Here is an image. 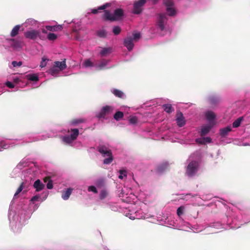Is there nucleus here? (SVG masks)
<instances>
[{"mask_svg":"<svg viewBox=\"0 0 250 250\" xmlns=\"http://www.w3.org/2000/svg\"><path fill=\"white\" fill-rule=\"evenodd\" d=\"M206 117L208 122H211L215 119V115L212 111H208L206 113Z\"/></svg>","mask_w":250,"mask_h":250,"instance_id":"obj_21","label":"nucleus"},{"mask_svg":"<svg viewBox=\"0 0 250 250\" xmlns=\"http://www.w3.org/2000/svg\"><path fill=\"white\" fill-rule=\"evenodd\" d=\"M146 0H139L133 4V12L135 14H140L143 10V7L146 3Z\"/></svg>","mask_w":250,"mask_h":250,"instance_id":"obj_7","label":"nucleus"},{"mask_svg":"<svg viewBox=\"0 0 250 250\" xmlns=\"http://www.w3.org/2000/svg\"><path fill=\"white\" fill-rule=\"evenodd\" d=\"M42 32H43V33H45V30H43L42 31Z\"/></svg>","mask_w":250,"mask_h":250,"instance_id":"obj_53","label":"nucleus"},{"mask_svg":"<svg viewBox=\"0 0 250 250\" xmlns=\"http://www.w3.org/2000/svg\"><path fill=\"white\" fill-rule=\"evenodd\" d=\"M124 117V113L121 111H117L114 115V118L116 121H119Z\"/></svg>","mask_w":250,"mask_h":250,"instance_id":"obj_29","label":"nucleus"},{"mask_svg":"<svg viewBox=\"0 0 250 250\" xmlns=\"http://www.w3.org/2000/svg\"><path fill=\"white\" fill-rule=\"evenodd\" d=\"M164 3L167 8L173 6L174 4L172 0H164Z\"/></svg>","mask_w":250,"mask_h":250,"instance_id":"obj_38","label":"nucleus"},{"mask_svg":"<svg viewBox=\"0 0 250 250\" xmlns=\"http://www.w3.org/2000/svg\"><path fill=\"white\" fill-rule=\"evenodd\" d=\"M47 38L49 40V41H53L54 40H55L56 39H57V36L54 34V33H49L47 35Z\"/></svg>","mask_w":250,"mask_h":250,"instance_id":"obj_33","label":"nucleus"},{"mask_svg":"<svg viewBox=\"0 0 250 250\" xmlns=\"http://www.w3.org/2000/svg\"><path fill=\"white\" fill-rule=\"evenodd\" d=\"M204 140L206 141L207 143H210L211 142V139L210 137H207L204 138Z\"/></svg>","mask_w":250,"mask_h":250,"instance_id":"obj_50","label":"nucleus"},{"mask_svg":"<svg viewBox=\"0 0 250 250\" xmlns=\"http://www.w3.org/2000/svg\"><path fill=\"white\" fill-rule=\"evenodd\" d=\"M86 120L83 118L73 119L70 121V124L73 125H76L78 124L84 123Z\"/></svg>","mask_w":250,"mask_h":250,"instance_id":"obj_19","label":"nucleus"},{"mask_svg":"<svg viewBox=\"0 0 250 250\" xmlns=\"http://www.w3.org/2000/svg\"><path fill=\"white\" fill-rule=\"evenodd\" d=\"M62 140L67 144H70L74 141L70 136H64Z\"/></svg>","mask_w":250,"mask_h":250,"instance_id":"obj_34","label":"nucleus"},{"mask_svg":"<svg viewBox=\"0 0 250 250\" xmlns=\"http://www.w3.org/2000/svg\"><path fill=\"white\" fill-rule=\"evenodd\" d=\"M35 21L34 20V19H27L26 21V22L27 23V22H35Z\"/></svg>","mask_w":250,"mask_h":250,"instance_id":"obj_52","label":"nucleus"},{"mask_svg":"<svg viewBox=\"0 0 250 250\" xmlns=\"http://www.w3.org/2000/svg\"><path fill=\"white\" fill-rule=\"evenodd\" d=\"M129 121L131 124L134 125L137 123L138 119L136 117L133 116L129 119Z\"/></svg>","mask_w":250,"mask_h":250,"instance_id":"obj_43","label":"nucleus"},{"mask_svg":"<svg viewBox=\"0 0 250 250\" xmlns=\"http://www.w3.org/2000/svg\"><path fill=\"white\" fill-rule=\"evenodd\" d=\"M54 65L59 68L60 70L62 71L66 68V64L65 63V59L62 62L56 61L54 62Z\"/></svg>","mask_w":250,"mask_h":250,"instance_id":"obj_12","label":"nucleus"},{"mask_svg":"<svg viewBox=\"0 0 250 250\" xmlns=\"http://www.w3.org/2000/svg\"><path fill=\"white\" fill-rule=\"evenodd\" d=\"M26 77L28 80L31 81L37 82L39 80L38 76L36 74H28Z\"/></svg>","mask_w":250,"mask_h":250,"instance_id":"obj_26","label":"nucleus"},{"mask_svg":"<svg viewBox=\"0 0 250 250\" xmlns=\"http://www.w3.org/2000/svg\"><path fill=\"white\" fill-rule=\"evenodd\" d=\"M70 131L72 132V134L70 135V136L74 140H76L79 134V130L77 128H74L71 129Z\"/></svg>","mask_w":250,"mask_h":250,"instance_id":"obj_27","label":"nucleus"},{"mask_svg":"<svg viewBox=\"0 0 250 250\" xmlns=\"http://www.w3.org/2000/svg\"><path fill=\"white\" fill-rule=\"evenodd\" d=\"M163 107L165 111L167 113H171L174 111V108L172 105L169 104H165L163 105Z\"/></svg>","mask_w":250,"mask_h":250,"instance_id":"obj_17","label":"nucleus"},{"mask_svg":"<svg viewBox=\"0 0 250 250\" xmlns=\"http://www.w3.org/2000/svg\"><path fill=\"white\" fill-rule=\"evenodd\" d=\"M20 29V25H17L15 26H14L11 32L10 36L12 37H14L16 36H17L19 34Z\"/></svg>","mask_w":250,"mask_h":250,"instance_id":"obj_23","label":"nucleus"},{"mask_svg":"<svg viewBox=\"0 0 250 250\" xmlns=\"http://www.w3.org/2000/svg\"><path fill=\"white\" fill-rule=\"evenodd\" d=\"M184 209V207L183 206H181L178 208L177 210V214L179 216H180L183 214Z\"/></svg>","mask_w":250,"mask_h":250,"instance_id":"obj_45","label":"nucleus"},{"mask_svg":"<svg viewBox=\"0 0 250 250\" xmlns=\"http://www.w3.org/2000/svg\"><path fill=\"white\" fill-rule=\"evenodd\" d=\"M120 175L119 176V178L120 179H123L124 177L127 176V172L125 170H119Z\"/></svg>","mask_w":250,"mask_h":250,"instance_id":"obj_39","label":"nucleus"},{"mask_svg":"<svg viewBox=\"0 0 250 250\" xmlns=\"http://www.w3.org/2000/svg\"><path fill=\"white\" fill-rule=\"evenodd\" d=\"M39 198H40V196H39V195L34 196L31 199V201L33 203H34L35 202L37 201L38 200V199H39Z\"/></svg>","mask_w":250,"mask_h":250,"instance_id":"obj_49","label":"nucleus"},{"mask_svg":"<svg viewBox=\"0 0 250 250\" xmlns=\"http://www.w3.org/2000/svg\"><path fill=\"white\" fill-rule=\"evenodd\" d=\"M113 93L117 97L122 98L124 96V93L121 90L115 89L113 90Z\"/></svg>","mask_w":250,"mask_h":250,"instance_id":"obj_30","label":"nucleus"},{"mask_svg":"<svg viewBox=\"0 0 250 250\" xmlns=\"http://www.w3.org/2000/svg\"><path fill=\"white\" fill-rule=\"evenodd\" d=\"M60 71L61 70H60L59 68L56 67L54 65H53V66L49 69V73L51 74L52 76H55L58 74Z\"/></svg>","mask_w":250,"mask_h":250,"instance_id":"obj_28","label":"nucleus"},{"mask_svg":"<svg viewBox=\"0 0 250 250\" xmlns=\"http://www.w3.org/2000/svg\"><path fill=\"white\" fill-rule=\"evenodd\" d=\"M47 188L49 189H51L53 188V183L52 181L51 180H49L48 182L47 185H46Z\"/></svg>","mask_w":250,"mask_h":250,"instance_id":"obj_47","label":"nucleus"},{"mask_svg":"<svg viewBox=\"0 0 250 250\" xmlns=\"http://www.w3.org/2000/svg\"><path fill=\"white\" fill-rule=\"evenodd\" d=\"M140 38L141 34L139 32L133 33L132 36H127L125 39L124 44L127 48L128 50L130 51L134 47L133 42H137Z\"/></svg>","mask_w":250,"mask_h":250,"instance_id":"obj_2","label":"nucleus"},{"mask_svg":"<svg viewBox=\"0 0 250 250\" xmlns=\"http://www.w3.org/2000/svg\"><path fill=\"white\" fill-rule=\"evenodd\" d=\"M5 84L6 85L10 88H13L15 86V85L9 81L7 82Z\"/></svg>","mask_w":250,"mask_h":250,"instance_id":"obj_48","label":"nucleus"},{"mask_svg":"<svg viewBox=\"0 0 250 250\" xmlns=\"http://www.w3.org/2000/svg\"><path fill=\"white\" fill-rule=\"evenodd\" d=\"M113 110L112 106L105 105L102 108L100 111L97 114L96 117L99 119H104L105 117L110 114Z\"/></svg>","mask_w":250,"mask_h":250,"instance_id":"obj_5","label":"nucleus"},{"mask_svg":"<svg viewBox=\"0 0 250 250\" xmlns=\"http://www.w3.org/2000/svg\"><path fill=\"white\" fill-rule=\"evenodd\" d=\"M109 62V60L103 59L100 63L96 64V66L98 68L99 70L103 69Z\"/></svg>","mask_w":250,"mask_h":250,"instance_id":"obj_16","label":"nucleus"},{"mask_svg":"<svg viewBox=\"0 0 250 250\" xmlns=\"http://www.w3.org/2000/svg\"><path fill=\"white\" fill-rule=\"evenodd\" d=\"M198 167V163L196 161H192L188 165L186 173L189 176L194 175L197 172Z\"/></svg>","mask_w":250,"mask_h":250,"instance_id":"obj_6","label":"nucleus"},{"mask_svg":"<svg viewBox=\"0 0 250 250\" xmlns=\"http://www.w3.org/2000/svg\"><path fill=\"white\" fill-rule=\"evenodd\" d=\"M96 34L97 36H98L100 38H105L107 36V32L104 29H102L100 30H98Z\"/></svg>","mask_w":250,"mask_h":250,"instance_id":"obj_24","label":"nucleus"},{"mask_svg":"<svg viewBox=\"0 0 250 250\" xmlns=\"http://www.w3.org/2000/svg\"><path fill=\"white\" fill-rule=\"evenodd\" d=\"M231 131V127L230 126H228L227 127L221 128L219 130L220 135L222 138L226 137L229 133Z\"/></svg>","mask_w":250,"mask_h":250,"instance_id":"obj_10","label":"nucleus"},{"mask_svg":"<svg viewBox=\"0 0 250 250\" xmlns=\"http://www.w3.org/2000/svg\"><path fill=\"white\" fill-rule=\"evenodd\" d=\"M166 10L168 12L169 16H173L175 15L176 12L175 9L172 7V6L167 7L166 8Z\"/></svg>","mask_w":250,"mask_h":250,"instance_id":"obj_32","label":"nucleus"},{"mask_svg":"<svg viewBox=\"0 0 250 250\" xmlns=\"http://www.w3.org/2000/svg\"><path fill=\"white\" fill-rule=\"evenodd\" d=\"M49 180H51L50 178L49 177H45L43 179V181H44V182H48Z\"/></svg>","mask_w":250,"mask_h":250,"instance_id":"obj_51","label":"nucleus"},{"mask_svg":"<svg viewBox=\"0 0 250 250\" xmlns=\"http://www.w3.org/2000/svg\"><path fill=\"white\" fill-rule=\"evenodd\" d=\"M83 64L85 67H91L93 66V63L89 59L85 60L83 62Z\"/></svg>","mask_w":250,"mask_h":250,"instance_id":"obj_37","label":"nucleus"},{"mask_svg":"<svg viewBox=\"0 0 250 250\" xmlns=\"http://www.w3.org/2000/svg\"><path fill=\"white\" fill-rule=\"evenodd\" d=\"M48 61V59L46 58L45 57H42L40 66L42 68L46 66V65L47 64V61Z\"/></svg>","mask_w":250,"mask_h":250,"instance_id":"obj_40","label":"nucleus"},{"mask_svg":"<svg viewBox=\"0 0 250 250\" xmlns=\"http://www.w3.org/2000/svg\"><path fill=\"white\" fill-rule=\"evenodd\" d=\"M98 151L103 155V157H107L104 160V164H109L113 161L112 153L110 149L104 145H100L97 147Z\"/></svg>","mask_w":250,"mask_h":250,"instance_id":"obj_3","label":"nucleus"},{"mask_svg":"<svg viewBox=\"0 0 250 250\" xmlns=\"http://www.w3.org/2000/svg\"><path fill=\"white\" fill-rule=\"evenodd\" d=\"M210 129H211V126H210L209 125H206V126L202 127V128H201V133H200L201 136H204L206 135L209 132Z\"/></svg>","mask_w":250,"mask_h":250,"instance_id":"obj_22","label":"nucleus"},{"mask_svg":"<svg viewBox=\"0 0 250 250\" xmlns=\"http://www.w3.org/2000/svg\"><path fill=\"white\" fill-rule=\"evenodd\" d=\"M209 102L212 104H215L219 102V98L217 97L212 96L209 98Z\"/></svg>","mask_w":250,"mask_h":250,"instance_id":"obj_35","label":"nucleus"},{"mask_svg":"<svg viewBox=\"0 0 250 250\" xmlns=\"http://www.w3.org/2000/svg\"><path fill=\"white\" fill-rule=\"evenodd\" d=\"M107 192L105 190H102L100 194V198L101 200L104 199L107 196Z\"/></svg>","mask_w":250,"mask_h":250,"instance_id":"obj_42","label":"nucleus"},{"mask_svg":"<svg viewBox=\"0 0 250 250\" xmlns=\"http://www.w3.org/2000/svg\"><path fill=\"white\" fill-rule=\"evenodd\" d=\"M167 18L165 13L160 14L157 21V26L161 31H164L167 23Z\"/></svg>","mask_w":250,"mask_h":250,"instance_id":"obj_4","label":"nucleus"},{"mask_svg":"<svg viewBox=\"0 0 250 250\" xmlns=\"http://www.w3.org/2000/svg\"><path fill=\"white\" fill-rule=\"evenodd\" d=\"M22 64V62H17V61H13L12 62V64L14 67H17V66H21Z\"/></svg>","mask_w":250,"mask_h":250,"instance_id":"obj_46","label":"nucleus"},{"mask_svg":"<svg viewBox=\"0 0 250 250\" xmlns=\"http://www.w3.org/2000/svg\"><path fill=\"white\" fill-rule=\"evenodd\" d=\"M8 42H12L11 45L14 49H17L21 47V42L19 41L16 40L14 39H7Z\"/></svg>","mask_w":250,"mask_h":250,"instance_id":"obj_13","label":"nucleus"},{"mask_svg":"<svg viewBox=\"0 0 250 250\" xmlns=\"http://www.w3.org/2000/svg\"><path fill=\"white\" fill-rule=\"evenodd\" d=\"M46 28L50 31H58L62 30V25H56L54 26L47 25L46 26Z\"/></svg>","mask_w":250,"mask_h":250,"instance_id":"obj_14","label":"nucleus"},{"mask_svg":"<svg viewBox=\"0 0 250 250\" xmlns=\"http://www.w3.org/2000/svg\"><path fill=\"white\" fill-rule=\"evenodd\" d=\"M111 52V49L110 47L103 48L100 52V55L102 57H104L108 55Z\"/></svg>","mask_w":250,"mask_h":250,"instance_id":"obj_20","label":"nucleus"},{"mask_svg":"<svg viewBox=\"0 0 250 250\" xmlns=\"http://www.w3.org/2000/svg\"><path fill=\"white\" fill-rule=\"evenodd\" d=\"M72 188H67V189L65 191H63L62 193V198L65 200H67L69 198V197L72 193Z\"/></svg>","mask_w":250,"mask_h":250,"instance_id":"obj_18","label":"nucleus"},{"mask_svg":"<svg viewBox=\"0 0 250 250\" xmlns=\"http://www.w3.org/2000/svg\"><path fill=\"white\" fill-rule=\"evenodd\" d=\"M243 118L242 117H239L232 124V126L234 128L238 127L240 126L241 122L243 120Z\"/></svg>","mask_w":250,"mask_h":250,"instance_id":"obj_31","label":"nucleus"},{"mask_svg":"<svg viewBox=\"0 0 250 250\" xmlns=\"http://www.w3.org/2000/svg\"><path fill=\"white\" fill-rule=\"evenodd\" d=\"M23 186H24V183L22 182L21 184L20 187L17 189L16 193H15L14 197H16V196H17L22 190V189L23 188Z\"/></svg>","mask_w":250,"mask_h":250,"instance_id":"obj_41","label":"nucleus"},{"mask_svg":"<svg viewBox=\"0 0 250 250\" xmlns=\"http://www.w3.org/2000/svg\"><path fill=\"white\" fill-rule=\"evenodd\" d=\"M88 191H92L94 192V193H97L98 190L96 187L94 186H90L88 188Z\"/></svg>","mask_w":250,"mask_h":250,"instance_id":"obj_44","label":"nucleus"},{"mask_svg":"<svg viewBox=\"0 0 250 250\" xmlns=\"http://www.w3.org/2000/svg\"><path fill=\"white\" fill-rule=\"evenodd\" d=\"M44 187V185L42 184L39 179L37 180L33 184L34 188H35L36 191L38 192L42 190Z\"/></svg>","mask_w":250,"mask_h":250,"instance_id":"obj_11","label":"nucleus"},{"mask_svg":"<svg viewBox=\"0 0 250 250\" xmlns=\"http://www.w3.org/2000/svg\"><path fill=\"white\" fill-rule=\"evenodd\" d=\"M121 31V28L119 26H114L113 28V33L115 35H119Z\"/></svg>","mask_w":250,"mask_h":250,"instance_id":"obj_36","label":"nucleus"},{"mask_svg":"<svg viewBox=\"0 0 250 250\" xmlns=\"http://www.w3.org/2000/svg\"><path fill=\"white\" fill-rule=\"evenodd\" d=\"M39 35V31L36 30L27 31L24 33L25 38L31 40H35Z\"/></svg>","mask_w":250,"mask_h":250,"instance_id":"obj_8","label":"nucleus"},{"mask_svg":"<svg viewBox=\"0 0 250 250\" xmlns=\"http://www.w3.org/2000/svg\"><path fill=\"white\" fill-rule=\"evenodd\" d=\"M95 184L98 188H102L104 186L105 180L104 178H99L95 181Z\"/></svg>","mask_w":250,"mask_h":250,"instance_id":"obj_25","label":"nucleus"},{"mask_svg":"<svg viewBox=\"0 0 250 250\" xmlns=\"http://www.w3.org/2000/svg\"><path fill=\"white\" fill-rule=\"evenodd\" d=\"M124 16V11L121 8L116 9L113 15H112L108 10H104V14L103 18L106 21H120L122 20Z\"/></svg>","mask_w":250,"mask_h":250,"instance_id":"obj_1","label":"nucleus"},{"mask_svg":"<svg viewBox=\"0 0 250 250\" xmlns=\"http://www.w3.org/2000/svg\"><path fill=\"white\" fill-rule=\"evenodd\" d=\"M110 5H111L110 3H106L105 4H104L103 5L99 7L98 9H92L91 13L94 14H97L99 12V10H104L106 8H108L109 6H110Z\"/></svg>","mask_w":250,"mask_h":250,"instance_id":"obj_15","label":"nucleus"},{"mask_svg":"<svg viewBox=\"0 0 250 250\" xmlns=\"http://www.w3.org/2000/svg\"><path fill=\"white\" fill-rule=\"evenodd\" d=\"M176 123L179 127H182L186 124L185 118L181 112H177L176 113Z\"/></svg>","mask_w":250,"mask_h":250,"instance_id":"obj_9","label":"nucleus"}]
</instances>
